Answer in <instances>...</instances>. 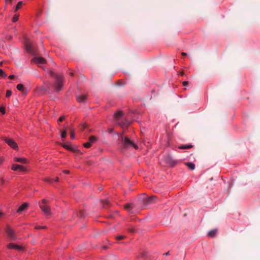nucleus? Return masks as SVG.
Wrapping results in <instances>:
<instances>
[{
  "label": "nucleus",
  "mask_w": 260,
  "mask_h": 260,
  "mask_svg": "<svg viewBox=\"0 0 260 260\" xmlns=\"http://www.w3.org/2000/svg\"><path fill=\"white\" fill-rule=\"evenodd\" d=\"M7 247L10 249H15L19 251H23L24 248L20 245H18L14 243H10L8 245Z\"/></svg>",
  "instance_id": "nucleus-8"
},
{
  "label": "nucleus",
  "mask_w": 260,
  "mask_h": 260,
  "mask_svg": "<svg viewBox=\"0 0 260 260\" xmlns=\"http://www.w3.org/2000/svg\"><path fill=\"white\" fill-rule=\"evenodd\" d=\"M165 254L166 255H168L169 254V252H168L166 253Z\"/></svg>",
  "instance_id": "nucleus-51"
},
{
  "label": "nucleus",
  "mask_w": 260,
  "mask_h": 260,
  "mask_svg": "<svg viewBox=\"0 0 260 260\" xmlns=\"http://www.w3.org/2000/svg\"><path fill=\"white\" fill-rule=\"evenodd\" d=\"M25 47L26 51L33 54L35 55L36 52V44L30 41L28 39H26L25 41Z\"/></svg>",
  "instance_id": "nucleus-3"
},
{
  "label": "nucleus",
  "mask_w": 260,
  "mask_h": 260,
  "mask_svg": "<svg viewBox=\"0 0 260 260\" xmlns=\"http://www.w3.org/2000/svg\"><path fill=\"white\" fill-rule=\"evenodd\" d=\"M32 61L37 64H44L46 63V60L42 57H35Z\"/></svg>",
  "instance_id": "nucleus-10"
},
{
  "label": "nucleus",
  "mask_w": 260,
  "mask_h": 260,
  "mask_svg": "<svg viewBox=\"0 0 260 260\" xmlns=\"http://www.w3.org/2000/svg\"><path fill=\"white\" fill-rule=\"evenodd\" d=\"M64 118H65L64 116H61L59 117L58 121L59 122H62L64 119Z\"/></svg>",
  "instance_id": "nucleus-35"
},
{
  "label": "nucleus",
  "mask_w": 260,
  "mask_h": 260,
  "mask_svg": "<svg viewBox=\"0 0 260 260\" xmlns=\"http://www.w3.org/2000/svg\"><path fill=\"white\" fill-rule=\"evenodd\" d=\"M47 204L48 201L46 199H43L40 203V207L46 215L49 216L51 215V210L49 207L47 205Z\"/></svg>",
  "instance_id": "nucleus-4"
},
{
  "label": "nucleus",
  "mask_w": 260,
  "mask_h": 260,
  "mask_svg": "<svg viewBox=\"0 0 260 260\" xmlns=\"http://www.w3.org/2000/svg\"><path fill=\"white\" fill-rule=\"evenodd\" d=\"M122 112L118 111L117 113L114 114V117L116 120H119V119L122 117Z\"/></svg>",
  "instance_id": "nucleus-16"
},
{
  "label": "nucleus",
  "mask_w": 260,
  "mask_h": 260,
  "mask_svg": "<svg viewBox=\"0 0 260 260\" xmlns=\"http://www.w3.org/2000/svg\"><path fill=\"white\" fill-rule=\"evenodd\" d=\"M19 16L18 15H15L13 17L12 21L14 22H16L18 19Z\"/></svg>",
  "instance_id": "nucleus-29"
},
{
  "label": "nucleus",
  "mask_w": 260,
  "mask_h": 260,
  "mask_svg": "<svg viewBox=\"0 0 260 260\" xmlns=\"http://www.w3.org/2000/svg\"><path fill=\"white\" fill-rule=\"evenodd\" d=\"M14 160L16 162L24 164L27 163V160L25 158L15 157Z\"/></svg>",
  "instance_id": "nucleus-13"
},
{
  "label": "nucleus",
  "mask_w": 260,
  "mask_h": 260,
  "mask_svg": "<svg viewBox=\"0 0 260 260\" xmlns=\"http://www.w3.org/2000/svg\"><path fill=\"white\" fill-rule=\"evenodd\" d=\"M180 74V75H181V76H183V75H184V73H183V72H181Z\"/></svg>",
  "instance_id": "nucleus-48"
},
{
  "label": "nucleus",
  "mask_w": 260,
  "mask_h": 260,
  "mask_svg": "<svg viewBox=\"0 0 260 260\" xmlns=\"http://www.w3.org/2000/svg\"><path fill=\"white\" fill-rule=\"evenodd\" d=\"M8 39L11 40L12 39V36H10L8 37Z\"/></svg>",
  "instance_id": "nucleus-47"
},
{
  "label": "nucleus",
  "mask_w": 260,
  "mask_h": 260,
  "mask_svg": "<svg viewBox=\"0 0 260 260\" xmlns=\"http://www.w3.org/2000/svg\"><path fill=\"white\" fill-rule=\"evenodd\" d=\"M2 139L6 143L8 144V145H9L14 149H17L18 148L17 143L13 140L7 138L6 137H3Z\"/></svg>",
  "instance_id": "nucleus-5"
},
{
  "label": "nucleus",
  "mask_w": 260,
  "mask_h": 260,
  "mask_svg": "<svg viewBox=\"0 0 260 260\" xmlns=\"http://www.w3.org/2000/svg\"><path fill=\"white\" fill-rule=\"evenodd\" d=\"M46 226H36L35 227V229H46Z\"/></svg>",
  "instance_id": "nucleus-33"
},
{
  "label": "nucleus",
  "mask_w": 260,
  "mask_h": 260,
  "mask_svg": "<svg viewBox=\"0 0 260 260\" xmlns=\"http://www.w3.org/2000/svg\"><path fill=\"white\" fill-rule=\"evenodd\" d=\"M17 89L21 91L22 93H24L25 90L23 84H19L17 85Z\"/></svg>",
  "instance_id": "nucleus-20"
},
{
  "label": "nucleus",
  "mask_w": 260,
  "mask_h": 260,
  "mask_svg": "<svg viewBox=\"0 0 260 260\" xmlns=\"http://www.w3.org/2000/svg\"><path fill=\"white\" fill-rule=\"evenodd\" d=\"M0 111L4 114L5 113V109L4 107H2L0 108Z\"/></svg>",
  "instance_id": "nucleus-34"
},
{
  "label": "nucleus",
  "mask_w": 260,
  "mask_h": 260,
  "mask_svg": "<svg viewBox=\"0 0 260 260\" xmlns=\"http://www.w3.org/2000/svg\"><path fill=\"white\" fill-rule=\"evenodd\" d=\"M101 202L104 208H107L109 206V202L108 200H105L104 201H102Z\"/></svg>",
  "instance_id": "nucleus-21"
},
{
  "label": "nucleus",
  "mask_w": 260,
  "mask_h": 260,
  "mask_svg": "<svg viewBox=\"0 0 260 260\" xmlns=\"http://www.w3.org/2000/svg\"><path fill=\"white\" fill-rule=\"evenodd\" d=\"M3 215V213L2 212H0V217L2 216Z\"/></svg>",
  "instance_id": "nucleus-50"
},
{
  "label": "nucleus",
  "mask_w": 260,
  "mask_h": 260,
  "mask_svg": "<svg viewBox=\"0 0 260 260\" xmlns=\"http://www.w3.org/2000/svg\"><path fill=\"white\" fill-rule=\"evenodd\" d=\"M62 146L68 150H70L73 152H76L77 150L73 148L71 146L67 145V144H62Z\"/></svg>",
  "instance_id": "nucleus-18"
},
{
  "label": "nucleus",
  "mask_w": 260,
  "mask_h": 260,
  "mask_svg": "<svg viewBox=\"0 0 260 260\" xmlns=\"http://www.w3.org/2000/svg\"><path fill=\"white\" fill-rule=\"evenodd\" d=\"M156 197L155 196H152L151 197L147 198V199L146 200V204H149L154 203L155 199H156Z\"/></svg>",
  "instance_id": "nucleus-14"
},
{
  "label": "nucleus",
  "mask_w": 260,
  "mask_h": 260,
  "mask_svg": "<svg viewBox=\"0 0 260 260\" xmlns=\"http://www.w3.org/2000/svg\"><path fill=\"white\" fill-rule=\"evenodd\" d=\"M6 232L7 233L10 240H15L17 239V237L14 231L9 226H8L6 229Z\"/></svg>",
  "instance_id": "nucleus-7"
},
{
  "label": "nucleus",
  "mask_w": 260,
  "mask_h": 260,
  "mask_svg": "<svg viewBox=\"0 0 260 260\" xmlns=\"http://www.w3.org/2000/svg\"><path fill=\"white\" fill-rule=\"evenodd\" d=\"M182 55L183 56H186L187 55V54L186 53H184V52H182L181 53Z\"/></svg>",
  "instance_id": "nucleus-43"
},
{
  "label": "nucleus",
  "mask_w": 260,
  "mask_h": 260,
  "mask_svg": "<svg viewBox=\"0 0 260 260\" xmlns=\"http://www.w3.org/2000/svg\"><path fill=\"white\" fill-rule=\"evenodd\" d=\"M193 147V146L191 144H187V145H182L180 146L178 148L179 149H190Z\"/></svg>",
  "instance_id": "nucleus-17"
},
{
  "label": "nucleus",
  "mask_w": 260,
  "mask_h": 260,
  "mask_svg": "<svg viewBox=\"0 0 260 260\" xmlns=\"http://www.w3.org/2000/svg\"><path fill=\"white\" fill-rule=\"evenodd\" d=\"M86 99V95L85 94H80L76 96V99L79 103H85Z\"/></svg>",
  "instance_id": "nucleus-11"
},
{
  "label": "nucleus",
  "mask_w": 260,
  "mask_h": 260,
  "mask_svg": "<svg viewBox=\"0 0 260 260\" xmlns=\"http://www.w3.org/2000/svg\"><path fill=\"white\" fill-rule=\"evenodd\" d=\"M11 95H12V91L10 90H7V92H6V97H9Z\"/></svg>",
  "instance_id": "nucleus-32"
},
{
  "label": "nucleus",
  "mask_w": 260,
  "mask_h": 260,
  "mask_svg": "<svg viewBox=\"0 0 260 260\" xmlns=\"http://www.w3.org/2000/svg\"><path fill=\"white\" fill-rule=\"evenodd\" d=\"M165 161L168 164V165H170L171 166H174L177 164V161L176 160H174L173 157L170 155H167L165 156L164 157Z\"/></svg>",
  "instance_id": "nucleus-6"
},
{
  "label": "nucleus",
  "mask_w": 260,
  "mask_h": 260,
  "mask_svg": "<svg viewBox=\"0 0 260 260\" xmlns=\"http://www.w3.org/2000/svg\"><path fill=\"white\" fill-rule=\"evenodd\" d=\"M125 238V236H122V235H120V236H118L116 237V239L117 240H122L123 239H124Z\"/></svg>",
  "instance_id": "nucleus-31"
},
{
  "label": "nucleus",
  "mask_w": 260,
  "mask_h": 260,
  "mask_svg": "<svg viewBox=\"0 0 260 260\" xmlns=\"http://www.w3.org/2000/svg\"><path fill=\"white\" fill-rule=\"evenodd\" d=\"M3 62H0V66L2 65Z\"/></svg>",
  "instance_id": "nucleus-52"
},
{
  "label": "nucleus",
  "mask_w": 260,
  "mask_h": 260,
  "mask_svg": "<svg viewBox=\"0 0 260 260\" xmlns=\"http://www.w3.org/2000/svg\"><path fill=\"white\" fill-rule=\"evenodd\" d=\"M9 78L10 79H13L15 78V76L13 75H12L9 76Z\"/></svg>",
  "instance_id": "nucleus-39"
},
{
  "label": "nucleus",
  "mask_w": 260,
  "mask_h": 260,
  "mask_svg": "<svg viewBox=\"0 0 260 260\" xmlns=\"http://www.w3.org/2000/svg\"><path fill=\"white\" fill-rule=\"evenodd\" d=\"M185 165L191 170H193L195 169V165L192 162H186Z\"/></svg>",
  "instance_id": "nucleus-19"
},
{
  "label": "nucleus",
  "mask_w": 260,
  "mask_h": 260,
  "mask_svg": "<svg viewBox=\"0 0 260 260\" xmlns=\"http://www.w3.org/2000/svg\"><path fill=\"white\" fill-rule=\"evenodd\" d=\"M44 180L48 182H51L52 181V179L50 178H45Z\"/></svg>",
  "instance_id": "nucleus-36"
},
{
  "label": "nucleus",
  "mask_w": 260,
  "mask_h": 260,
  "mask_svg": "<svg viewBox=\"0 0 260 260\" xmlns=\"http://www.w3.org/2000/svg\"><path fill=\"white\" fill-rule=\"evenodd\" d=\"M70 135L72 139H74L75 138V131L74 129H71Z\"/></svg>",
  "instance_id": "nucleus-24"
},
{
  "label": "nucleus",
  "mask_w": 260,
  "mask_h": 260,
  "mask_svg": "<svg viewBox=\"0 0 260 260\" xmlns=\"http://www.w3.org/2000/svg\"><path fill=\"white\" fill-rule=\"evenodd\" d=\"M120 139L121 145L122 148L130 149L131 148H134L135 149H138V146L132 141H131L128 138L121 135Z\"/></svg>",
  "instance_id": "nucleus-2"
},
{
  "label": "nucleus",
  "mask_w": 260,
  "mask_h": 260,
  "mask_svg": "<svg viewBox=\"0 0 260 260\" xmlns=\"http://www.w3.org/2000/svg\"><path fill=\"white\" fill-rule=\"evenodd\" d=\"M0 76H2L4 77H6L7 76V75L5 74V73L3 71L2 69H0Z\"/></svg>",
  "instance_id": "nucleus-30"
},
{
  "label": "nucleus",
  "mask_w": 260,
  "mask_h": 260,
  "mask_svg": "<svg viewBox=\"0 0 260 260\" xmlns=\"http://www.w3.org/2000/svg\"><path fill=\"white\" fill-rule=\"evenodd\" d=\"M134 208L133 204L129 203L127 204L124 206V208L126 210H129Z\"/></svg>",
  "instance_id": "nucleus-22"
},
{
  "label": "nucleus",
  "mask_w": 260,
  "mask_h": 260,
  "mask_svg": "<svg viewBox=\"0 0 260 260\" xmlns=\"http://www.w3.org/2000/svg\"><path fill=\"white\" fill-rule=\"evenodd\" d=\"M67 136V131L66 130H64L61 132V137L62 139H64Z\"/></svg>",
  "instance_id": "nucleus-25"
},
{
  "label": "nucleus",
  "mask_w": 260,
  "mask_h": 260,
  "mask_svg": "<svg viewBox=\"0 0 260 260\" xmlns=\"http://www.w3.org/2000/svg\"><path fill=\"white\" fill-rule=\"evenodd\" d=\"M63 172H64V173H66V174H67L70 173L69 171H67V170H64V171H63Z\"/></svg>",
  "instance_id": "nucleus-42"
},
{
  "label": "nucleus",
  "mask_w": 260,
  "mask_h": 260,
  "mask_svg": "<svg viewBox=\"0 0 260 260\" xmlns=\"http://www.w3.org/2000/svg\"><path fill=\"white\" fill-rule=\"evenodd\" d=\"M118 124L120 125L121 126H123L125 125V123L123 122H118Z\"/></svg>",
  "instance_id": "nucleus-40"
},
{
  "label": "nucleus",
  "mask_w": 260,
  "mask_h": 260,
  "mask_svg": "<svg viewBox=\"0 0 260 260\" xmlns=\"http://www.w3.org/2000/svg\"><path fill=\"white\" fill-rule=\"evenodd\" d=\"M12 170L15 171H25L26 170L25 167L18 164H13L12 166Z\"/></svg>",
  "instance_id": "nucleus-9"
},
{
  "label": "nucleus",
  "mask_w": 260,
  "mask_h": 260,
  "mask_svg": "<svg viewBox=\"0 0 260 260\" xmlns=\"http://www.w3.org/2000/svg\"><path fill=\"white\" fill-rule=\"evenodd\" d=\"M0 183L1 184H4L5 183V180L3 178H0Z\"/></svg>",
  "instance_id": "nucleus-37"
},
{
  "label": "nucleus",
  "mask_w": 260,
  "mask_h": 260,
  "mask_svg": "<svg viewBox=\"0 0 260 260\" xmlns=\"http://www.w3.org/2000/svg\"><path fill=\"white\" fill-rule=\"evenodd\" d=\"M22 5V2H18V3L17 4V5L16 6L15 11H17L18 10H19L21 7Z\"/></svg>",
  "instance_id": "nucleus-27"
},
{
  "label": "nucleus",
  "mask_w": 260,
  "mask_h": 260,
  "mask_svg": "<svg viewBox=\"0 0 260 260\" xmlns=\"http://www.w3.org/2000/svg\"><path fill=\"white\" fill-rule=\"evenodd\" d=\"M28 207V204L25 203L21 205L17 210V212L20 213L22 211L27 209Z\"/></svg>",
  "instance_id": "nucleus-12"
},
{
  "label": "nucleus",
  "mask_w": 260,
  "mask_h": 260,
  "mask_svg": "<svg viewBox=\"0 0 260 260\" xmlns=\"http://www.w3.org/2000/svg\"><path fill=\"white\" fill-rule=\"evenodd\" d=\"M188 82L185 81L183 82L182 84H183V86H186L188 84Z\"/></svg>",
  "instance_id": "nucleus-38"
},
{
  "label": "nucleus",
  "mask_w": 260,
  "mask_h": 260,
  "mask_svg": "<svg viewBox=\"0 0 260 260\" xmlns=\"http://www.w3.org/2000/svg\"><path fill=\"white\" fill-rule=\"evenodd\" d=\"M50 75L55 79V82L53 84V87L56 91H60L63 85V77L59 74L54 73L52 71H50Z\"/></svg>",
  "instance_id": "nucleus-1"
},
{
  "label": "nucleus",
  "mask_w": 260,
  "mask_h": 260,
  "mask_svg": "<svg viewBox=\"0 0 260 260\" xmlns=\"http://www.w3.org/2000/svg\"><path fill=\"white\" fill-rule=\"evenodd\" d=\"M92 144L90 143L89 141L84 144V146L85 148H88L91 146Z\"/></svg>",
  "instance_id": "nucleus-28"
},
{
  "label": "nucleus",
  "mask_w": 260,
  "mask_h": 260,
  "mask_svg": "<svg viewBox=\"0 0 260 260\" xmlns=\"http://www.w3.org/2000/svg\"><path fill=\"white\" fill-rule=\"evenodd\" d=\"M3 161V158L0 157V165L2 164Z\"/></svg>",
  "instance_id": "nucleus-44"
},
{
  "label": "nucleus",
  "mask_w": 260,
  "mask_h": 260,
  "mask_svg": "<svg viewBox=\"0 0 260 260\" xmlns=\"http://www.w3.org/2000/svg\"><path fill=\"white\" fill-rule=\"evenodd\" d=\"M113 131V129H110V130L109 131V132H110V133H112Z\"/></svg>",
  "instance_id": "nucleus-49"
},
{
  "label": "nucleus",
  "mask_w": 260,
  "mask_h": 260,
  "mask_svg": "<svg viewBox=\"0 0 260 260\" xmlns=\"http://www.w3.org/2000/svg\"><path fill=\"white\" fill-rule=\"evenodd\" d=\"M76 215L80 217H83L84 216V211H80L78 213H76Z\"/></svg>",
  "instance_id": "nucleus-26"
},
{
  "label": "nucleus",
  "mask_w": 260,
  "mask_h": 260,
  "mask_svg": "<svg viewBox=\"0 0 260 260\" xmlns=\"http://www.w3.org/2000/svg\"><path fill=\"white\" fill-rule=\"evenodd\" d=\"M6 3L8 4L9 3H11L12 0H5Z\"/></svg>",
  "instance_id": "nucleus-41"
},
{
  "label": "nucleus",
  "mask_w": 260,
  "mask_h": 260,
  "mask_svg": "<svg viewBox=\"0 0 260 260\" xmlns=\"http://www.w3.org/2000/svg\"><path fill=\"white\" fill-rule=\"evenodd\" d=\"M58 180H59V178L58 177H56L55 181L57 182V181H58Z\"/></svg>",
  "instance_id": "nucleus-46"
},
{
  "label": "nucleus",
  "mask_w": 260,
  "mask_h": 260,
  "mask_svg": "<svg viewBox=\"0 0 260 260\" xmlns=\"http://www.w3.org/2000/svg\"><path fill=\"white\" fill-rule=\"evenodd\" d=\"M97 139L95 136H92L89 138V142H90L91 144L94 143Z\"/></svg>",
  "instance_id": "nucleus-23"
},
{
  "label": "nucleus",
  "mask_w": 260,
  "mask_h": 260,
  "mask_svg": "<svg viewBox=\"0 0 260 260\" xmlns=\"http://www.w3.org/2000/svg\"><path fill=\"white\" fill-rule=\"evenodd\" d=\"M86 127V125L84 124V125H83V128H82V130H83L84 129H85Z\"/></svg>",
  "instance_id": "nucleus-45"
},
{
  "label": "nucleus",
  "mask_w": 260,
  "mask_h": 260,
  "mask_svg": "<svg viewBox=\"0 0 260 260\" xmlns=\"http://www.w3.org/2000/svg\"><path fill=\"white\" fill-rule=\"evenodd\" d=\"M217 232V229L213 230L208 233V236L210 237H214L216 235Z\"/></svg>",
  "instance_id": "nucleus-15"
}]
</instances>
